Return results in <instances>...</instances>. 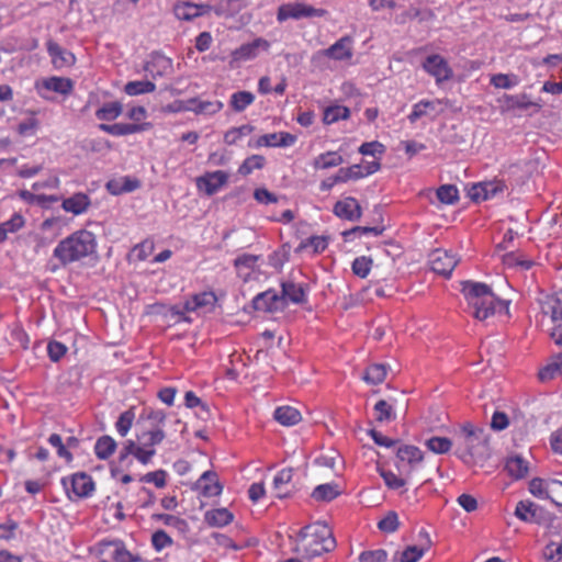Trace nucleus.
<instances>
[{"mask_svg": "<svg viewBox=\"0 0 562 562\" xmlns=\"http://www.w3.org/2000/svg\"><path fill=\"white\" fill-rule=\"evenodd\" d=\"M359 562H387V552L384 549L363 551L359 555Z\"/></svg>", "mask_w": 562, "mask_h": 562, "instance_id": "nucleus-63", "label": "nucleus"}, {"mask_svg": "<svg viewBox=\"0 0 562 562\" xmlns=\"http://www.w3.org/2000/svg\"><path fill=\"white\" fill-rule=\"evenodd\" d=\"M217 302V296L213 291H204L193 294L184 302L183 308L187 312H195L204 307H214Z\"/></svg>", "mask_w": 562, "mask_h": 562, "instance_id": "nucleus-27", "label": "nucleus"}, {"mask_svg": "<svg viewBox=\"0 0 562 562\" xmlns=\"http://www.w3.org/2000/svg\"><path fill=\"white\" fill-rule=\"evenodd\" d=\"M111 557L115 562H140V558L132 554L120 539H115Z\"/></svg>", "mask_w": 562, "mask_h": 562, "instance_id": "nucleus-49", "label": "nucleus"}, {"mask_svg": "<svg viewBox=\"0 0 562 562\" xmlns=\"http://www.w3.org/2000/svg\"><path fill=\"white\" fill-rule=\"evenodd\" d=\"M538 506L531 501H519L515 507V516L524 522L537 521Z\"/></svg>", "mask_w": 562, "mask_h": 562, "instance_id": "nucleus-37", "label": "nucleus"}, {"mask_svg": "<svg viewBox=\"0 0 562 562\" xmlns=\"http://www.w3.org/2000/svg\"><path fill=\"white\" fill-rule=\"evenodd\" d=\"M293 477L291 469L280 470L273 477V491L276 497L283 498L289 495L288 485Z\"/></svg>", "mask_w": 562, "mask_h": 562, "instance_id": "nucleus-34", "label": "nucleus"}, {"mask_svg": "<svg viewBox=\"0 0 562 562\" xmlns=\"http://www.w3.org/2000/svg\"><path fill=\"white\" fill-rule=\"evenodd\" d=\"M554 505L562 507V482L550 479L548 498Z\"/></svg>", "mask_w": 562, "mask_h": 562, "instance_id": "nucleus-64", "label": "nucleus"}, {"mask_svg": "<svg viewBox=\"0 0 562 562\" xmlns=\"http://www.w3.org/2000/svg\"><path fill=\"white\" fill-rule=\"evenodd\" d=\"M429 262L434 272L448 278L458 265L459 258L452 251L435 249L430 254Z\"/></svg>", "mask_w": 562, "mask_h": 562, "instance_id": "nucleus-9", "label": "nucleus"}, {"mask_svg": "<svg viewBox=\"0 0 562 562\" xmlns=\"http://www.w3.org/2000/svg\"><path fill=\"white\" fill-rule=\"evenodd\" d=\"M167 415L161 409L145 408L139 417V422H145L148 426L145 429H164Z\"/></svg>", "mask_w": 562, "mask_h": 562, "instance_id": "nucleus-35", "label": "nucleus"}, {"mask_svg": "<svg viewBox=\"0 0 562 562\" xmlns=\"http://www.w3.org/2000/svg\"><path fill=\"white\" fill-rule=\"evenodd\" d=\"M327 13L324 9H317L303 2L284 3L278 8L277 20L284 22L289 19L321 18Z\"/></svg>", "mask_w": 562, "mask_h": 562, "instance_id": "nucleus-8", "label": "nucleus"}, {"mask_svg": "<svg viewBox=\"0 0 562 562\" xmlns=\"http://www.w3.org/2000/svg\"><path fill=\"white\" fill-rule=\"evenodd\" d=\"M550 480L533 477L529 482V492L537 498L547 499L549 493Z\"/></svg>", "mask_w": 562, "mask_h": 562, "instance_id": "nucleus-54", "label": "nucleus"}, {"mask_svg": "<svg viewBox=\"0 0 562 562\" xmlns=\"http://www.w3.org/2000/svg\"><path fill=\"white\" fill-rule=\"evenodd\" d=\"M372 259L368 256H360L355 258L351 263V270L355 276L364 279L369 276L372 268Z\"/></svg>", "mask_w": 562, "mask_h": 562, "instance_id": "nucleus-50", "label": "nucleus"}, {"mask_svg": "<svg viewBox=\"0 0 562 562\" xmlns=\"http://www.w3.org/2000/svg\"><path fill=\"white\" fill-rule=\"evenodd\" d=\"M228 181V173L223 170L207 171L195 180L196 189L207 196L214 195Z\"/></svg>", "mask_w": 562, "mask_h": 562, "instance_id": "nucleus-11", "label": "nucleus"}, {"mask_svg": "<svg viewBox=\"0 0 562 562\" xmlns=\"http://www.w3.org/2000/svg\"><path fill=\"white\" fill-rule=\"evenodd\" d=\"M192 110L198 114H215L223 109V102L220 100L204 101L199 99H192L190 101Z\"/></svg>", "mask_w": 562, "mask_h": 562, "instance_id": "nucleus-44", "label": "nucleus"}, {"mask_svg": "<svg viewBox=\"0 0 562 562\" xmlns=\"http://www.w3.org/2000/svg\"><path fill=\"white\" fill-rule=\"evenodd\" d=\"M47 52L49 56L52 57V61L55 67L61 68L66 66H71L76 61V57L72 53L64 49L58 43L54 41H48L47 44Z\"/></svg>", "mask_w": 562, "mask_h": 562, "instance_id": "nucleus-26", "label": "nucleus"}, {"mask_svg": "<svg viewBox=\"0 0 562 562\" xmlns=\"http://www.w3.org/2000/svg\"><path fill=\"white\" fill-rule=\"evenodd\" d=\"M387 374L386 367L380 363H373L367 367L362 379L372 385L381 384Z\"/></svg>", "mask_w": 562, "mask_h": 562, "instance_id": "nucleus-42", "label": "nucleus"}, {"mask_svg": "<svg viewBox=\"0 0 562 562\" xmlns=\"http://www.w3.org/2000/svg\"><path fill=\"white\" fill-rule=\"evenodd\" d=\"M396 457L398 463L396 464L398 469H402L405 464H407L411 470H415L424 459L423 451L411 445H404L397 449Z\"/></svg>", "mask_w": 562, "mask_h": 562, "instance_id": "nucleus-21", "label": "nucleus"}, {"mask_svg": "<svg viewBox=\"0 0 562 562\" xmlns=\"http://www.w3.org/2000/svg\"><path fill=\"white\" fill-rule=\"evenodd\" d=\"M344 162V158L337 151H326L319 154L313 161L314 169H329L338 167Z\"/></svg>", "mask_w": 562, "mask_h": 562, "instance_id": "nucleus-38", "label": "nucleus"}, {"mask_svg": "<svg viewBox=\"0 0 562 562\" xmlns=\"http://www.w3.org/2000/svg\"><path fill=\"white\" fill-rule=\"evenodd\" d=\"M296 136L289 132H276L261 135L256 140L257 147H289L294 145Z\"/></svg>", "mask_w": 562, "mask_h": 562, "instance_id": "nucleus-20", "label": "nucleus"}, {"mask_svg": "<svg viewBox=\"0 0 562 562\" xmlns=\"http://www.w3.org/2000/svg\"><path fill=\"white\" fill-rule=\"evenodd\" d=\"M380 160L376 159L372 161H362L361 164H355L346 168H340L338 172L340 175V180L346 183L351 180L355 181L373 175L380 170Z\"/></svg>", "mask_w": 562, "mask_h": 562, "instance_id": "nucleus-13", "label": "nucleus"}, {"mask_svg": "<svg viewBox=\"0 0 562 562\" xmlns=\"http://www.w3.org/2000/svg\"><path fill=\"white\" fill-rule=\"evenodd\" d=\"M423 69L435 78L437 85L450 80L453 76L448 61L438 54L429 55L423 63Z\"/></svg>", "mask_w": 562, "mask_h": 562, "instance_id": "nucleus-10", "label": "nucleus"}, {"mask_svg": "<svg viewBox=\"0 0 562 562\" xmlns=\"http://www.w3.org/2000/svg\"><path fill=\"white\" fill-rule=\"evenodd\" d=\"M456 454L464 463L483 460L488 454V437L484 429L465 423L456 435Z\"/></svg>", "mask_w": 562, "mask_h": 562, "instance_id": "nucleus-4", "label": "nucleus"}, {"mask_svg": "<svg viewBox=\"0 0 562 562\" xmlns=\"http://www.w3.org/2000/svg\"><path fill=\"white\" fill-rule=\"evenodd\" d=\"M67 225V218L61 215H57L45 218L41 223L40 228L42 232H52L53 239H55L63 234V231Z\"/></svg>", "mask_w": 562, "mask_h": 562, "instance_id": "nucleus-41", "label": "nucleus"}, {"mask_svg": "<svg viewBox=\"0 0 562 562\" xmlns=\"http://www.w3.org/2000/svg\"><path fill=\"white\" fill-rule=\"evenodd\" d=\"M506 184L502 180H493L473 184L469 190V195L474 202H482L503 194Z\"/></svg>", "mask_w": 562, "mask_h": 562, "instance_id": "nucleus-12", "label": "nucleus"}, {"mask_svg": "<svg viewBox=\"0 0 562 562\" xmlns=\"http://www.w3.org/2000/svg\"><path fill=\"white\" fill-rule=\"evenodd\" d=\"M427 448L438 454L447 453L452 447V441L447 437H431L426 441Z\"/></svg>", "mask_w": 562, "mask_h": 562, "instance_id": "nucleus-52", "label": "nucleus"}, {"mask_svg": "<svg viewBox=\"0 0 562 562\" xmlns=\"http://www.w3.org/2000/svg\"><path fill=\"white\" fill-rule=\"evenodd\" d=\"M437 198L441 203L454 204L459 200V191L453 184H443L437 189Z\"/></svg>", "mask_w": 562, "mask_h": 562, "instance_id": "nucleus-51", "label": "nucleus"}, {"mask_svg": "<svg viewBox=\"0 0 562 562\" xmlns=\"http://www.w3.org/2000/svg\"><path fill=\"white\" fill-rule=\"evenodd\" d=\"M153 127L150 122L145 123H114V124H105L102 123L99 125V130L105 132L112 136H125L135 133H142L148 131Z\"/></svg>", "mask_w": 562, "mask_h": 562, "instance_id": "nucleus-16", "label": "nucleus"}, {"mask_svg": "<svg viewBox=\"0 0 562 562\" xmlns=\"http://www.w3.org/2000/svg\"><path fill=\"white\" fill-rule=\"evenodd\" d=\"M266 165V158L261 155H251L247 157L238 168V173L243 177L249 176L252 171L262 169Z\"/></svg>", "mask_w": 562, "mask_h": 562, "instance_id": "nucleus-47", "label": "nucleus"}, {"mask_svg": "<svg viewBox=\"0 0 562 562\" xmlns=\"http://www.w3.org/2000/svg\"><path fill=\"white\" fill-rule=\"evenodd\" d=\"M37 92L45 98L42 90L53 91L63 95H68L74 90V82L69 78L53 76L35 83Z\"/></svg>", "mask_w": 562, "mask_h": 562, "instance_id": "nucleus-15", "label": "nucleus"}, {"mask_svg": "<svg viewBox=\"0 0 562 562\" xmlns=\"http://www.w3.org/2000/svg\"><path fill=\"white\" fill-rule=\"evenodd\" d=\"M505 468L513 479L519 480L528 474L529 463L524 458L514 456L507 459Z\"/></svg>", "mask_w": 562, "mask_h": 562, "instance_id": "nucleus-33", "label": "nucleus"}, {"mask_svg": "<svg viewBox=\"0 0 562 562\" xmlns=\"http://www.w3.org/2000/svg\"><path fill=\"white\" fill-rule=\"evenodd\" d=\"M196 488L204 497L218 496L223 491L218 476L213 471H205L196 482Z\"/></svg>", "mask_w": 562, "mask_h": 562, "instance_id": "nucleus-22", "label": "nucleus"}, {"mask_svg": "<svg viewBox=\"0 0 562 562\" xmlns=\"http://www.w3.org/2000/svg\"><path fill=\"white\" fill-rule=\"evenodd\" d=\"M400 527L398 515L395 512H389L379 522L378 528L386 533L395 532Z\"/></svg>", "mask_w": 562, "mask_h": 562, "instance_id": "nucleus-58", "label": "nucleus"}, {"mask_svg": "<svg viewBox=\"0 0 562 562\" xmlns=\"http://www.w3.org/2000/svg\"><path fill=\"white\" fill-rule=\"evenodd\" d=\"M166 438L164 429H144L136 436L137 441L126 440L120 451L119 459L123 462L127 457L135 459L146 465L156 454V446L160 445Z\"/></svg>", "mask_w": 562, "mask_h": 562, "instance_id": "nucleus-6", "label": "nucleus"}, {"mask_svg": "<svg viewBox=\"0 0 562 562\" xmlns=\"http://www.w3.org/2000/svg\"><path fill=\"white\" fill-rule=\"evenodd\" d=\"M48 443L56 448L57 456L67 462L72 461V453L67 449L66 445L63 442L61 437L58 434H52L48 437Z\"/></svg>", "mask_w": 562, "mask_h": 562, "instance_id": "nucleus-60", "label": "nucleus"}, {"mask_svg": "<svg viewBox=\"0 0 562 562\" xmlns=\"http://www.w3.org/2000/svg\"><path fill=\"white\" fill-rule=\"evenodd\" d=\"M255 101V94L249 91H238L231 95L229 105L235 112H243Z\"/></svg>", "mask_w": 562, "mask_h": 562, "instance_id": "nucleus-45", "label": "nucleus"}, {"mask_svg": "<svg viewBox=\"0 0 562 562\" xmlns=\"http://www.w3.org/2000/svg\"><path fill=\"white\" fill-rule=\"evenodd\" d=\"M151 519L161 521L164 525L177 528L179 530L184 529V527L187 526L184 519L170 514H153Z\"/></svg>", "mask_w": 562, "mask_h": 562, "instance_id": "nucleus-61", "label": "nucleus"}, {"mask_svg": "<svg viewBox=\"0 0 562 562\" xmlns=\"http://www.w3.org/2000/svg\"><path fill=\"white\" fill-rule=\"evenodd\" d=\"M543 557L549 562H560L562 560V541H551L543 549Z\"/></svg>", "mask_w": 562, "mask_h": 562, "instance_id": "nucleus-62", "label": "nucleus"}, {"mask_svg": "<svg viewBox=\"0 0 562 562\" xmlns=\"http://www.w3.org/2000/svg\"><path fill=\"white\" fill-rule=\"evenodd\" d=\"M336 540L331 529L325 522L305 526L299 533L296 552L305 559H313L334 550Z\"/></svg>", "mask_w": 562, "mask_h": 562, "instance_id": "nucleus-3", "label": "nucleus"}, {"mask_svg": "<svg viewBox=\"0 0 562 562\" xmlns=\"http://www.w3.org/2000/svg\"><path fill=\"white\" fill-rule=\"evenodd\" d=\"M61 483L70 499L90 497L95 488L93 479L85 472L63 477Z\"/></svg>", "mask_w": 562, "mask_h": 562, "instance_id": "nucleus-7", "label": "nucleus"}, {"mask_svg": "<svg viewBox=\"0 0 562 562\" xmlns=\"http://www.w3.org/2000/svg\"><path fill=\"white\" fill-rule=\"evenodd\" d=\"M379 473L390 490H401L406 485V480L390 470L379 469Z\"/></svg>", "mask_w": 562, "mask_h": 562, "instance_id": "nucleus-55", "label": "nucleus"}, {"mask_svg": "<svg viewBox=\"0 0 562 562\" xmlns=\"http://www.w3.org/2000/svg\"><path fill=\"white\" fill-rule=\"evenodd\" d=\"M375 419L380 423L395 419L393 406L385 400H380L374 405Z\"/></svg>", "mask_w": 562, "mask_h": 562, "instance_id": "nucleus-53", "label": "nucleus"}, {"mask_svg": "<svg viewBox=\"0 0 562 562\" xmlns=\"http://www.w3.org/2000/svg\"><path fill=\"white\" fill-rule=\"evenodd\" d=\"M333 212L337 217L350 222L359 221L362 216V209L357 199L352 196L337 201L333 207Z\"/></svg>", "mask_w": 562, "mask_h": 562, "instance_id": "nucleus-14", "label": "nucleus"}, {"mask_svg": "<svg viewBox=\"0 0 562 562\" xmlns=\"http://www.w3.org/2000/svg\"><path fill=\"white\" fill-rule=\"evenodd\" d=\"M341 494L337 483H325L317 485L311 496L317 502H331Z\"/></svg>", "mask_w": 562, "mask_h": 562, "instance_id": "nucleus-31", "label": "nucleus"}, {"mask_svg": "<svg viewBox=\"0 0 562 562\" xmlns=\"http://www.w3.org/2000/svg\"><path fill=\"white\" fill-rule=\"evenodd\" d=\"M273 417L280 425L286 427L294 426L302 419L300 411L289 405L277 407Z\"/></svg>", "mask_w": 562, "mask_h": 562, "instance_id": "nucleus-30", "label": "nucleus"}, {"mask_svg": "<svg viewBox=\"0 0 562 562\" xmlns=\"http://www.w3.org/2000/svg\"><path fill=\"white\" fill-rule=\"evenodd\" d=\"M282 302L286 299L294 304H303L307 301L306 288L303 284L294 282H283L281 284Z\"/></svg>", "mask_w": 562, "mask_h": 562, "instance_id": "nucleus-29", "label": "nucleus"}, {"mask_svg": "<svg viewBox=\"0 0 562 562\" xmlns=\"http://www.w3.org/2000/svg\"><path fill=\"white\" fill-rule=\"evenodd\" d=\"M211 9V5L204 3L196 4L192 2H181L175 5L173 12L179 20L191 21L198 16L209 13Z\"/></svg>", "mask_w": 562, "mask_h": 562, "instance_id": "nucleus-24", "label": "nucleus"}, {"mask_svg": "<svg viewBox=\"0 0 562 562\" xmlns=\"http://www.w3.org/2000/svg\"><path fill=\"white\" fill-rule=\"evenodd\" d=\"M350 117V110L345 105H330L324 111L323 122L326 125L334 124L339 120H348Z\"/></svg>", "mask_w": 562, "mask_h": 562, "instance_id": "nucleus-43", "label": "nucleus"}, {"mask_svg": "<svg viewBox=\"0 0 562 562\" xmlns=\"http://www.w3.org/2000/svg\"><path fill=\"white\" fill-rule=\"evenodd\" d=\"M538 324L559 347H562V290L538 297Z\"/></svg>", "mask_w": 562, "mask_h": 562, "instance_id": "nucleus-5", "label": "nucleus"}, {"mask_svg": "<svg viewBox=\"0 0 562 562\" xmlns=\"http://www.w3.org/2000/svg\"><path fill=\"white\" fill-rule=\"evenodd\" d=\"M135 422L134 408H128L120 414L115 422V429L121 437H125L133 427Z\"/></svg>", "mask_w": 562, "mask_h": 562, "instance_id": "nucleus-48", "label": "nucleus"}, {"mask_svg": "<svg viewBox=\"0 0 562 562\" xmlns=\"http://www.w3.org/2000/svg\"><path fill=\"white\" fill-rule=\"evenodd\" d=\"M151 547L156 552H160L164 549L171 547L173 543L172 538L162 529L156 530L151 535Z\"/></svg>", "mask_w": 562, "mask_h": 562, "instance_id": "nucleus-56", "label": "nucleus"}, {"mask_svg": "<svg viewBox=\"0 0 562 562\" xmlns=\"http://www.w3.org/2000/svg\"><path fill=\"white\" fill-rule=\"evenodd\" d=\"M448 105V99H435V100H420L413 105L412 112L408 114L411 123H415L420 117L427 115L429 112L437 111L439 105Z\"/></svg>", "mask_w": 562, "mask_h": 562, "instance_id": "nucleus-28", "label": "nucleus"}, {"mask_svg": "<svg viewBox=\"0 0 562 562\" xmlns=\"http://www.w3.org/2000/svg\"><path fill=\"white\" fill-rule=\"evenodd\" d=\"M419 537H423L425 541L419 546H407L401 553L400 562H418L423 555L430 549L431 540L429 535L425 530L419 531Z\"/></svg>", "mask_w": 562, "mask_h": 562, "instance_id": "nucleus-25", "label": "nucleus"}, {"mask_svg": "<svg viewBox=\"0 0 562 562\" xmlns=\"http://www.w3.org/2000/svg\"><path fill=\"white\" fill-rule=\"evenodd\" d=\"M116 447V441L111 436L104 435L95 441L94 453L98 459L106 460L115 452Z\"/></svg>", "mask_w": 562, "mask_h": 562, "instance_id": "nucleus-36", "label": "nucleus"}, {"mask_svg": "<svg viewBox=\"0 0 562 562\" xmlns=\"http://www.w3.org/2000/svg\"><path fill=\"white\" fill-rule=\"evenodd\" d=\"M560 375H562V353L554 356L538 373L539 380L542 382L551 381Z\"/></svg>", "mask_w": 562, "mask_h": 562, "instance_id": "nucleus-32", "label": "nucleus"}, {"mask_svg": "<svg viewBox=\"0 0 562 562\" xmlns=\"http://www.w3.org/2000/svg\"><path fill=\"white\" fill-rule=\"evenodd\" d=\"M311 247L314 254H321L328 247V237L326 236H311L303 240L300 245L301 249Z\"/></svg>", "mask_w": 562, "mask_h": 562, "instance_id": "nucleus-59", "label": "nucleus"}, {"mask_svg": "<svg viewBox=\"0 0 562 562\" xmlns=\"http://www.w3.org/2000/svg\"><path fill=\"white\" fill-rule=\"evenodd\" d=\"M156 90V85L149 80L128 81L124 86V92L128 95H139L151 93Z\"/></svg>", "mask_w": 562, "mask_h": 562, "instance_id": "nucleus-46", "label": "nucleus"}, {"mask_svg": "<svg viewBox=\"0 0 562 562\" xmlns=\"http://www.w3.org/2000/svg\"><path fill=\"white\" fill-rule=\"evenodd\" d=\"M519 82L515 75L496 74L491 78V85L498 89H510Z\"/></svg>", "mask_w": 562, "mask_h": 562, "instance_id": "nucleus-57", "label": "nucleus"}, {"mask_svg": "<svg viewBox=\"0 0 562 562\" xmlns=\"http://www.w3.org/2000/svg\"><path fill=\"white\" fill-rule=\"evenodd\" d=\"M123 112V104L119 101L104 103L95 111V116L100 121H114L121 116Z\"/></svg>", "mask_w": 562, "mask_h": 562, "instance_id": "nucleus-40", "label": "nucleus"}, {"mask_svg": "<svg viewBox=\"0 0 562 562\" xmlns=\"http://www.w3.org/2000/svg\"><path fill=\"white\" fill-rule=\"evenodd\" d=\"M233 514L227 508H216L205 514V520L210 526L224 527L233 521Z\"/></svg>", "mask_w": 562, "mask_h": 562, "instance_id": "nucleus-39", "label": "nucleus"}, {"mask_svg": "<svg viewBox=\"0 0 562 562\" xmlns=\"http://www.w3.org/2000/svg\"><path fill=\"white\" fill-rule=\"evenodd\" d=\"M270 43L265 38H256L251 43L243 44L232 52V59L234 61H243L254 59L258 56L259 49L268 50Z\"/></svg>", "mask_w": 562, "mask_h": 562, "instance_id": "nucleus-18", "label": "nucleus"}, {"mask_svg": "<svg viewBox=\"0 0 562 562\" xmlns=\"http://www.w3.org/2000/svg\"><path fill=\"white\" fill-rule=\"evenodd\" d=\"M252 307L259 312L272 313L282 307V297L276 290L269 289L252 299Z\"/></svg>", "mask_w": 562, "mask_h": 562, "instance_id": "nucleus-17", "label": "nucleus"}, {"mask_svg": "<svg viewBox=\"0 0 562 562\" xmlns=\"http://www.w3.org/2000/svg\"><path fill=\"white\" fill-rule=\"evenodd\" d=\"M91 206V199L87 193L77 192L69 198L63 199L61 209L75 216L85 214Z\"/></svg>", "mask_w": 562, "mask_h": 562, "instance_id": "nucleus-19", "label": "nucleus"}, {"mask_svg": "<svg viewBox=\"0 0 562 562\" xmlns=\"http://www.w3.org/2000/svg\"><path fill=\"white\" fill-rule=\"evenodd\" d=\"M461 292L472 310V315L479 321H485L496 313L508 314L509 302L495 296L492 289L482 282L464 281Z\"/></svg>", "mask_w": 562, "mask_h": 562, "instance_id": "nucleus-1", "label": "nucleus"}, {"mask_svg": "<svg viewBox=\"0 0 562 562\" xmlns=\"http://www.w3.org/2000/svg\"><path fill=\"white\" fill-rule=\"evenodd\" d=\"M95 235L85 228L71 233L61 239L53 250V257L61 267H67L97 252Z\"/></svg>", "mask_w": 562, "mask_h": 562, "instance_id": "nucleus-2", "label": "nucleus"}, {"mask_svg": "<svg viewBox=\"0 0 562 562\" xmlns=\"http://www.w3.org/2000/svg\"><path fill=\"white\" fill-rule=\"evenodd\" d=\"M323 55L334 60H349L352 57V40L349 36L339 38L331 46L323 50Z\"/></svg>", "mask_w": 562, "mask_h": 562, "instance_id": "nucleus-23", "label": "nucleus"}]
</instances>
